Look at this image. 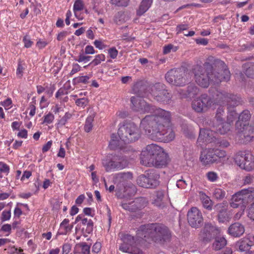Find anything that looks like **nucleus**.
<instances>
[{"label":"nucleus","instance_id":"nucleus-1","mask_svg":"<svg viewBox=\"0 0 254 254\" xmlns=\"http://www.w3.org/2000/svg\"><path fill=\"white\" fill-rule=\"evenodd\" d=\"M130 101L133 110L140 114H153L146 116L141 121L140 125V128L150 138L164 142H169L175 138V133L170 126L169 112L150 107L143 99L138 97H132Z\"/></svg>","mask_w":254,"mask_h":254},{"label":"nucleus","instance_id":"nucleus-2","mask_svg":"<svg viewBox=\"0 0 254 254\" xmlns=\"http://www.w3.org/2000/svg\"><path fill=\"white\" fill-rule=\"evenodd\" d=\"M137 239L128 234H123L121 236L122 243L120 246V251L132 254H142L141 252H136L135 248L137 242L146 246L145 243L162 244L169 239L170 233L168 229L163 225L151 224L142 226L137 232Z\"/></svg>","mask_w":254,"mask_h":254},{"label":"nucleus","instance_id":"nucleus-3","mask_svg":"<svg viewBox=\"0 0 254 254\" xmlns=\"http://www.w3.org/2000/svg\"><path fill=\"white\" fill-rule=\"evenodd\" d=\"M212 66L208 64H205L203 66L196 65L193 68V73L196 82L200 86L207 87L210 79L217 83L222 80H228L230 77V71L226 68L221 71V74L212 77Z\"/></svg>","mask_w":254,"mask_h":254},{"label":"nucleus","instance_id":"nucleus-4","mask_svg":"<svg viewBox=\"0 0 254 254\" xmlns=\"http://www.w3.org/2000/svg\"><path fill=\"white\" fill-rule=\"evenodd\" d=\"M120 139L125 142L135 141L140 137V132L134 123H127L120 127L118 131Z\"/></svg>","mask_w":254,"mask_h":254},{"label":"nucleus","instance_id":"nucleus-5","mask_svg":"<svg viewBox=\"0 0 254 254\" xmlns=\"http://www.w3.org/2000/svg\"><path fill=\"white\" fill-rule=\"evenodd\" d=\"M182 69H173L166 74V79L169 83L176 86H183L188 81L189 75Z\"/></svg>","mask_w":254,"mask_h":254},{"label":"nucleus","instance_id":"nucleus-6","mask_svg":"<svg viewBox=\"0 0 254 254\" xmlns=\"http://www.w3.org/2000/svg\"><path fill=\"white\" fill-rule=\"evenodd\" d=\"M234 160L235 163L242 169L247 171L254 169V157L250 153L239 152L235 155Z\"/></svg>","mask_w":254,"mask_h":254},{"label":"nucleus","instance_id":"nucleus-7","mask_svg":"<svg viewBox=\"0 0 254 254\" xmlns=\"http://www.w3.org/2000/svg\"><path fill=\"white\" fill-rule=\"evenodd\" d=\"M118 155L109 154L102 159V164L105 170L108 171H111L115 170H121L126 168V163L122 160L118 164H115L117 160H119Z\"/></svg>","mask_w":254,"mask_h":254},{"label":"nucleus","instance_id":"nucleus-8","mask_svg":"<svg viewBox=\"0 0 254 254\" xmlns=\"http://www.w3.org/2000/svg\"><path fill=\"white\" fill-rule=\"evenodd\" d=\"M163 149L160 146L155 144H151L147 145L144 148L140 154V162L145 166V160L150 162L149 160L155 158L159 154V152Z\"/></svg>","mask_w":254,"mask_h":254},{"label":"nucleus","instance_id":"nucleus-9","mask_svg":"<svg viewBox=\"0 0 254 254\" xmlns=\"http://www.w3.org/2000/svg\"><path fill=\"white\" fill-rule=\"evenodd\" d=\"M213 101L206 95H202L200 97L193 100L192 108L196 112L201 113L206 111L213 106Z\"/></svg>","mask_w":254,"mask_h":254},{"label":"nucleus","instance_id":"nucleus-10","mask_svg":"<svg viewBox=\"0 0 254 254\" xmlns=\"http://www.w3.org/2000/svg\"><path fill=\"white\" fill-rule=\"evenodd\" d=\"M158 178L159 176L157 174L150 172L148 173L147 176L143 175L139 176L137 182V184L142 187L154 188L159 184Z\"/></svg>","mask_w":254,"mask_h":254},{"label":"nucleus","instance_id":"nucleus-11","mask_svg":"<svg viewBox=\"0 0 254 254\" xmlns=\"http://www.w3.org/2000/svg\"><path fill=\"white\" fill-rule=\"evenodd\" d=\"M188 220L192 227H197L203 222V217L200 211L195 207H192L188 212Z\"/></svg>","mask_w":254,"mask_h":254},{"label":"nucleus","instance_id":"nucleus-12","mask_svg":"<svg viewBox=\"0 0 254 254\" xmlns=\"http://www.w3.org/2000/svg\"><path fill=\"white\" fill-rule=\"evenodd\" d=\"M222 113H223V111L222 110L219 109L217 111L216 115V121L213 126V128L219 133L225 134L230 129V121H229V122H223L220 117L222 115ZM232 121H231V122Z\"/></svg>","mask_w":254,"mask_h":254},{"label":"nucleus","instance_id":"nucleus-13","mask_svg":"<svg viewBox=\"0 0 254 254\" xmlns=\"http://www.w3.org/2000/svg\"><path fill=\"white\" fill-rule=\"evenodd\" d=\"M214 153V148H206L201 151L199 160L203 166H208L216 163Z\"/></svg>","mask_w":254,"mask_h":254},{"label":"nucleus","instance_id":"nucleus-14","mask_svg":"<svg viewBox=\"0 0 254 254\" xmlns=\"http://www.w3.org/2000/svg\"><path fill=\"white\" fill-rule=\"evenodd\" d=\"M159 152V154L157 155L155 158L149 160H145V166H155V167H162L167 164L168 161V155L164 152L163 149Z\"/></svg>","mask_w":254,"mask_h":254},{"label":"nucleus","instance_id":"nucleus-15","mask_svg":"<svg viewBox=\"0 0 254 254\" xmlns=\"http://www.w3.org/2000/svg\"><path fill=\"white\" fill-rule=\"evenodd\" d=\"M227 203H222L216 206V208L219 210L218 220L220 223L229 222L231 219V216L226 211Z\"/></svg>","mask_w":254,"mask_h":254},{"label":"nucleus","instance_id":"nucleus-16","mask_svg":"<svg viewBox=\"0 0 254 254\" xmlns=\"http://www.w3.org/2000/svg\"><path fill=\"white\" fill-rule=\"evenodd\" d=\"M161 86V85L157 84L154 86L152 89V95L156 99L160 102H167L170 98L169 94L165 90H159L157 89Z\"/></svg>","mask_w":254,"mask_h":254},{"label":"nucleus","instance_id":"nucleus-17","mask_svg":"<svg viewBox=\"0 0 254 254\" xmlns=\"http://www.w3.org/2000/svg\"><path fill=\"white\" fill-rule=\"evenodd\" d=\"M245 230L244 226L242 224L237 222L230 226L228 232L232 236L238 237L244 233Z\"/></svg>","mask_w":254,"mask_h":254},{"label":"nucleus","instance_id":"nucleus-18","mask_svg":"<svg viewBox=\"0 0 254 254\" xmlns=\"http://www.w3.org/2000/svg\"><path fill=\"white\" fill-rule=\"evenodd\" d=\"M214 131L207 129H200L198 142H211L213 141Z\"/></svg>","mask_w":254,"mask_h":254},{"label":"nucleus","instance_id":"nucleus-19","mask_svg":"<svg viewBox=\"0 0 254 254\" xmlns=\"http://www.w3.org/2000/svg\"><path fill=\"white\" fill-rule=\"evenodd\" d=\"M244 201L240 191H238L232 196L229 200V204L231 207L237 208L239 207H241L242 206H245L243 204Z\"/></svg>","mask_w":254,"mask_h":254},{"label":"nucleus","instance_id":"nucleus-20","mask_svg":"<svg viewBox=\"0 0 254 254\" xmlns=\"http://www.w3.org/2000/svg\"><path fill=\"white\" fill-rule=\"evenodd\" d=\"M84 3L83 0H75L73 6V11L74 16L78 20H81L84 18L83 15L79 12L84 9Z\"/></svg>","mask_w":254,"mask_h":254},{"label":"nucleus","instance_id":"nucleus-21","mask_svg":"<svg viewBox=\"0 0 254 254\" xmlns=\"http://www.w3.org/2000/svg\"><path fill=\"white\" fill-rule=\"evenodd\" d=\"M252 242L248 238H243L237 242L235 246L241 252H246L249 250L252 246Z\"/></svg>","mask_w":254,"mask_h":254},{"label":"nucleus","instance_id":"nucleus-22","mask_svg":"<svg viewBox=\"0 0 254 254\" xmlns=\"http://www.w3.org/2000/svg\"><path fill=\"white\" fill-rule=\"evenodd\" d=\"M74 254H90V246L85 242L76 244L73 249Z\"/></svg>","mask_w":254,"mask_h":254},{"label":"nucleus","instance_id":"nucleus-23","mask_svg":"<svg viewBox=\"0 0 254 254\" xmlns=\"http://www.w3.org/2000/svg\"><path fill=\"white\" fill-rule=\"evenodd\" d=\"M152 1L153 0H142L136 10L137 15L140 16L146 12L150 7Z\"/></svg>","mask_w":254,"mask_h":254},{"label":"nucleus","instance_id":"nucleus-24","mask_svg":"<svg viewBox=\"0 0 254 254\" xmlns=\"http://www.w3.org/2000/svg\"><path fill=\"white\" fill-rule=\"evenodd\" d=\"M69 223L68 219H64L61 223L59 229V233L61 235H66L71 230L73 226L69 225Z\"/></svg>","mask_w":254,"mask_h":254},{"label":"nucleus","instance_id":"nucleus-25","mask_svg":"<svg viewBox=\"0 0 254 254\" xmlns=\"http://www.w3.org/2000/svg\"><path fill=\"white\" fill-rule=\"evenodd\" d=\"M245 201L254 199V188H249L239 191Z\"/></svg>","mask_w":254,"mask_h":254},{"label":"nucleus","instance_id":"nucleus-26","mask_svg":"<svg viewBox=\"0 0 254 254\" xmlns=\"http://www.w3.org/2000/svg\"><path fill=\"white\" fill-rule=\"evenodd\" d=\"M199 194L200 198L202 202L203 206L208 210H211L212 208L213 202L210 199L209 197L206 195L203 192H200Z\"/></svg>","mask_w":254,"mask_h":254},{"label":"nucleus","instance_id":"nucleus-27","mask_svg":"<svg viewBox=\"0 0 254 254\" xmlns=\"http://www.w3.org/2000/svg\"><path fill=\"white\" fill-rule=\"evenodd\" d=\"M227 244V241L223 237H218L215 239L213 247L215 250H219L224 247Z\"/></svg>","mask_w":254,"mask_h":254},{"label":"nucleus","instance_id":"nucleus-28","mask_svg":"<svg viewBox=\"0 0 254 254\" xmlns=\"http://www.w3.org/2000/svg\"><path fill=\"white\" fill-rule=\"evenodd\" d=\"M250 119V114L249 111H245L243 112L239 116V121L236 123V126L238 127V126H241L242 124H243V126L244 127H246V122L248 121Z\"/></svg>","mask_w":254,"mask_h":254},{"label":"nucleus","instance_id":"nucleus-29","mask_svg":"<svg viewBox=\"0 0 254 254\" xmlns=\"http://www.w3.org/2000/svg\"><path fill=\"white\" fill-rule=\"evenodd\" d=\"M214 152L215 158L217 160L216 163L220 162L227 157L226 152L223 150L214 148Z\"/></svg>","mask_w":254,"mask_h":254},{"label":"nucleus","instance_id":"nucleus-30","mask_svg":"<svg viewBox=\"0 0 254 254\" xmlns=\"http://www.w3.org/2000/svg\"><path fill=\"white\" fill-rule=\"evenodd\" d=\"M70 117V114L68 112L65 113L63 117L58 120V122L56 124V127L57 128H60L64 126Z\"/></svg>","mask_w":254,"mask_h":254},{"label":"nucleus","instance_id":"nucleus-31","mask_svg":"<svg viewBox=\"0 0 254 254\" xmlns=\"http://www.w3.org/2000/svg\"><path fill=\"white\" fill-rule=\"evenodd\" d=\"M106 60L105 56L103 54H98L95 56L93 60L89 64H93L94 66H96L100 64L102 62L105 61Z\"/></svg>","mask_w":254,"mask_h":254},{"label":"nucleus","instance_id":"nucleus-32","mask_svg":"<svg viewBox=\"0 0 254 254\" xmlns=\"http://www.w3.org/2000/svg\"><path fill=\"white\" fill-rule=\"evenodd\" d=\"M93 120L94 117L92 116H88L87 118L84 125V130L86 132H89L92 130Z\"/></svg>","mask_w":254,"mask_h":254},{"label":"nucleus","instance_id":"nucleus-33","mask_svg":"<svg viewBox=\"0 0 254 254\" xmlns=\"http://www.w3.org/2000/svg\"><path fill=\"white\" fill-rule=\"evenodd\" d=\"M225 194V191L221 188H215L213 191V196L217 199L223 198Z\"/></svg>","mask_w":254,"mask_h":254},{"label":"nucleus","instance_id":"nucleus-34","mask_svg":"<svg viewBox=\"0 0 254 254\" xmlns=\"http://www.w3.org/2000/svg\"><path fill=\"white\" fill-rule=\"evenodd\" d=\"M25 67L26 65L23 62L21 61L18 62L16 73L18 78H20L22 77Z\"/></svg>","mask_w":254,"mask_h":254},{"label":"nucleus","instance_id":"nucleus-35","mask_svg":"<svg viewBox=\"0 0 254 254\" xmlns=\"http://www.w3.org/2000/svg\"><path fill=\"white\" fill-rule=\"evenodd\" d=\"M163 197L164 192L162 191H157L153 203L157 206H161Z\"/></svg>","mask_w":254,"mask_h":254},{"label":"nucleus","instance_id":"nucleus-36","mask_svg":"<svg viewBox=\"0 0 254 254\" xmlns=\"http://www.w3.org/2000/svg\"><path fill=\"white\" fill-rule=\"evenodd\" d=\"M120 141L118 139V137L115 135L113 134L111 136V139L110 141L109 146L112 149H115L120 144Z\"/></svg>","mask_w":254,"mask_h":254},{"label":"nucleus","instance_id":"nucleus-37","mask_svg":"<svg viewBox=\"0 0 254 254\" xmlns=\"http://www.w3.org/2000/svg\"><path fill=\"white\" fill-rule=\"evenodd\" d=\"M125 12H118L115 16L114 20L117 24H120L127 21L125 19Z\"/></svg>","mask_w":254,"mask_h":254},{"label":"nucleus","instance_id":"nucleus-38","mask_svg":"<svg viewBox=\"0 0 254 254\" xmlns=\"http://www.w3.org/2000/svg\"><path fill=\"white\" fill-rule=\"evenodd\" d=\"M130 0H110V2L118 6H127Z\"/></svg>","mask_w":254,"mask_h":254},{"label":"nucleus","instance_id":"nucleus-39","mask_svg":"<svg viewBox=\"0 0 254 254\" xmlns=\"http://www.w3.org/2000/svg\"><path fill=\"white\" fill-rule=\"evenodd\" d=\"M55 117L52 113H49L43 117V124L49 125L53 123Z\"/></svg>","mask_w":254,"mask_h":254},{"label":"nucleus","instance_id":"nucleus-40","mask_svg":"<svg viewBox=\"0 0 254 254\" xmlns=\"http://www.w3.org/2000/svg\"><path fill=\"white\" fill-rule=\"evenodd\" d=\"M204 230L208 233L210 235L215 234V231L219 232V230L215 227L212 226L210 224H207L205 225Z\"/></svg>","mask_w":254,"mask_h":254},{"label":"nucleus","instance_id":"nucleus-41","mask_svg":"<svg viewBox=\"0 0 254 254\" xmlns=\"http://www.w3.org/2000/svg\"><path fill=\"white\" fill-rule=\"evenodd\" d=\"M89 103V100L86 98L77 99L75 101L76 105L80 108H84Z\"/></svg>","mask_w":254,"mask_h":254},{"label":"nucleus","instance_id":"nucleus-42","mask_svg":"<svg viewBox=\"0 0 254 254\" xmlns=\"http://www.w3.org/2000/svg\"><path fill=\"white\" fill-rule=\"evenodd\" d=\"M207 179L208 181L211 182L216 181L218 178V174L213 171H210L206 174Z\"/></svg>","mask_w":254,"mask_h":254},{"label":"nucleus","instance_id":"nucleus-43","mask_svg":"<svg viewBox=\"0 0 254 254\" xmlns=\"http://www.w3.org/2000/svg\"><path fill=\"white\" fill-rule=\"evenodd\" d=\"M0 172L4 175H7L9 172V168L8 165L0 162Z\"/></svg>","mask_w":254,"mask_h":254},{"label":"nucleus","instance_id":"nucleus-44","mask_svg":"<svg viewBox=\"0 0 254 254\" xmlns=\"http://www.w3.org/2000/svg\"><path fill=\"white\" fill-rule=\"evenodd\" d=\"M11 218V210H4L1 214V220L2 222L9 220Z\"/></svg>","mask_w":254,"mask_h":254},{"label":"nucleus","instance_id":"nucleus-45","mask_svg":"<svg viewBox=\"0 0 254 254\" xmlns=\"http://www.w3.org/2000/svg\"><path fill=\"white\" fill-rule=\"evenodd\" d=\"M129 176V173H127V174L123 173H118L115 176V181L118 182L119 181L120 182H123Z\"/></svg>","mask_w":254,"mask_h":254},{"label":"nucleus","instance_id":"nucleus-46","mask_svg":"<svg viewBox=\"0 0 254 254\" xmlns=\"http://www.w3.org/2000/svg\"><path fill=\"white\" fill-rule=\"evenodd\" d=\"M177 50H178V48L177 47H174L172 44H169V45L164 47L163 53L164 54H167L170 53L171 52V51L175 52Z\"/></svg>","mask_w":254,"mask_h":254},{"label":"nucleus","instance_id":"nucleus-47","mask_svg":"<svg viewBox=\"0 0 254 254\" xmlns=\"http://www.w3.org/2000/svg\"><path fill=\"white\" fill-rule=\"evenodd\" d=\"M0 231H2L5 233V236H8L11 233V226L10 224H6L2 226L0 230Z\"/></svg>","mask_w":254,"mask_h":254},{"label":"nucleus","instance_id":"nucleus-48","mask_svg":"<svg viewBox=\"0 0 254 254\" xmlns=\"http://www.w3.org/2000/svg\"><path fill=\"white\" fill-rule=\"evenodd\" d=\"M90 56H85L83 54H80L79 55L78 59H75V60L79 63H86L89 62L90 60Z\"/></svg>","mask_w":254,"mask_h":254},{"label":"nucleus","instance_id":"nucleus-49","mask_svg":"<svg viewBox=\"0 0 254 254\" xmlns=\"http://www.w3.org/2000/svg\"><path fill=\"white\" fill-rule=\"evenodd\" d=\"M0 105H2L5 110H8L12 107V101L10 98H7L3 102H1Z\"/></svg>","mask_w":254,"mask_h":254},{"label":"nucleus","instance_id":"nucleus-50","mask_svg":"<svg viewBox=\"0 0 254 254\" xmlns=\"http://www.w3.org/2000/svg\"><path fill=\"white\" fill-rule=\"evenodd\" d=\"M49 104L48 98H46L45 96H43L41 97L40 101V107L41 109H44L48 107Z\"/></svg>","mask_w":254,"mask_h":254},{"label":"nucleus","instance_id":"nucleus-51","mask_svg":"<svg viewBox=\"0 0 254 254\" xmlns=\"http://www.w3.org/2000/svg\"><path fill=\"white\" fill-rule=\"evenodd\" d=\"M22 249H18L15 247H11L8 249V252L10 254H24Z\"/></svg>","mask_w":254,"mask_h":254},{"label":"nucleus","instance_id":"nucleus-52","mask_svg":"<svg viewBox=\"0 0 254 254\" xmlns=\"http://www.w3.org/2000/svg\"><path fill=\"white\" fill-rule=\"evenodd\" d=\"M81 66L78 64H73L72 65V69L70 71V74L71 75H73L75 73L81 70Z\"/></svg>","mask_w":254,"mask_h":254},{"label":"nucleus","instance_id":"nucleus-53","mask_svg":"<svg viewBox=\"0 0 254 254\" xmlns=\"http://www.w3.org/2000/svg\"><path fill=\"white\" fill-rule=\"evenodd\" d=\"M95 47L99 50H103L106 47V46L100 40H96L94 42Z\"/></svg>","mask_w":254,"mask_h":254},{"label":"nucleus","instance_id":"nucleus-54","mask_svg":"<svg viewBox=\"0 0 254 254\" xmlns=\"http://www.w3.org/2000/svg\"><path fill=\"white\" fill-rule=\"evenodd\" d=\"M248 128H250L249 130L251 131V135L246 134V133H245V137L247 140L251 141L254 139V129L249 127H246V129H248Z\"/></svg>","mask_w":254,"mask_h":254},{"label":"nucleus","instance_id":"nucleus-55","mask_svg":"<svg viewBox=\"0 0 254 254\" xmlns=\"http://www.w3.org/2000/svg\"><path fill=\"white\" fill-rule=\"evenodd\" d=\"M108 53L112 59H115L118 54V51L115 48H110L108 50Z\"/></svg>","mask_w":254,"mask_h":254},{"label":"nucleus","instance_id":"nucleus-56","mask_svg":"<svg viewBox=\"0 0 254 254\" xmlns=\"http://www.w3.org/2000/svg\"><path fill=\"white\" fill-rule=\"evenodd\" d=\"M216 101L219 102L221 100H224L227 98V95H226L222 92H217L216 97H214Z\"/></svg>","mask_w":254,"mask_h":254},{"label":"nucleus","instance_id":"nucleus-57","mask_svg":"<svg viewBox=\"0 0 254 254\" xmlns=\"http://www.w3.org/2000/svg\"><path fill=\"white\" fill-rule=\"evenodd\" d=\"M248 216L254 221V202L251 204L249 207Z\"/></svg>","mask_w":254,"mask_h":254},{"label":"nucleus","instance_id":"nucleus-58","mask_svg":"<svg viewBox=\"0 0 254 254\" xmlns=\"http://www.w3.org/2000/svg\"><path fill=\"white\" fill-rule=\"evenodd\" d=\"M17 135L19 138H27L28 136L27 131L24 128L21 129L19 130Z\"/></svg>","mask_w":254,"mask_h":254},{"label":"nucleus","instance_id":"nucleus-59","mask_svg":"<svg viewBox=\"0 0 254 254\" xmlns=\"http://www.w3.org/2000/svg\"><path fill=\"white\" fill-rule=\"evenodd\" d=\"M90 77L87 75L79 76L76 78L78 82L86 83L88 82Z\"/></svg>","mask_w":254,"mask_h":254},{"label":"nucleus","instance_id":"nucleus-60","mask_svg":"<svg viewBox=\"0 0 254 254\" xmlns=\"http://www.w3.org/2000/svg\"><path fill=\"white\" fill-rule=\"evenodd\" d=\"M51 110L56 115L59 114L61 112H63V109L58 104L53 106L51 108Z\"/></svg>","mask_w":254,"mask_h":254},{"label":"nucleus","instance_id":"nucleus-61","mask_svg":"<svg viewBox=\"0 0 254 254\" xmlns=\"http://www.w3.org/2000/svg\"><path fill=\"white\" fill-rule=\"evenodd\" d=\"M95 53V51L93 46L88 45L85 48V54L93 55Z\"/></svg>","mask_w":254,"mask_h":254},{"label":"nucleus","instance_id":"nucleus-62","mask_svg":"<svg viewBox=\"0 0 254 254\" xmlns=\"http://www.w3.org/2000/svg\"><path fill=\"white\" fill-rule=\"evenodd\" d=\"M189 28L188 24H181L178 25L176 27V31L177 33H181L184 30H186Z\"/></svg>","mask_w":254,"mask_h":254},{"label":"nucleus","instance_id":"nucleus-63","mask_svg":"<svg viewBox=\"0 0 254 254\" xmlns=\"http://www.w3.org/2000/svg\"><path fill=\"white\" fill-rule=\"evenodd\" d=\"M177 186L178 188L185 189L187 186L186 182L184 180H179L177 182Z\"/></svg>","mask_w":254,"mask_h":254},{"label":"nucleus","instance_id":"nucleus-64","mask_svg":"<svg viewBox=\"0 0 254 254\" xmlns=\"http://www.w3.org/2000/svg\"><path fill=\"white\" fill-rule=\"evenodd\" d=\"M71 250V247L68 244H64L63 246V254H68Z\"/></svg>","mask_w":254,"mask_h":254}]
</instances>
